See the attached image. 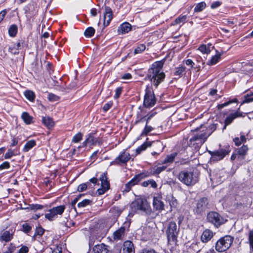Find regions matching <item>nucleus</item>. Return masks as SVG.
Wrapping results in <instances>:
<instances>
[{
	"instance_id": "obj_25",
	"label": "nucleus",
	"mask_w": 253,
	"mask_h": 253,
	"mask_svg": "<svg viewBox=\"0 0 253 253\" xmlns=\"http://www.w3.org/2000/svg\"><path fill=\"white\" fill-rule=\"evenodd\" d=\"M106 175V172L102 173L99 177V180L101 181V185L102 187H105V189H109L110 184Z\"/></svg>"
},
{
	"instance_id": "obj_48",
	"label": "nucleus",
	"mask_w": 253,
	"mask_h": 253,
	"mask_svg": "<svg viewBox=\"0 0 253 253\" xmlns=\"http://www.w3.org/2000/svg\"><path fill=\"white\" fill-rule=\"evenodd\" d=\"M252 101H253V92L245 96V100L243 103H249Z\"/></svg>"
},
{
	"instance_id": "obj_31",
	"label": "nucleus",
	"mask_w": 253,
	"mask_h": 253,
	"mask_svg": "<svg viewBox=\"0 0 253 253\" xmlns=\"http://www.w3.org/2000/svg\"><path fill=\"white\" fill-rule=\"evenodd\" d=\"M8 34L11 37H15L18 32V27L15 24H12L10 26L8 29Z\"/></svg>"
},
{
	"instance_id": "obj_59",
	"label": "nucleus",
	"mask_w": 253,
	"mask_h": 253,
	"mask_svg": "<svg viewBox=\"0 0 253 253\" xmlns=\"http://www.w3.org/2000/svg\"><path fill=\"white\" fill-rule=\"evenodd\" d=\"M112 102H109L104 104V106L103 107V110L104 111L106 112L112 106Z\"/></svg>"
},
{
	"instance_id": "obj_49",
	"label": "nucleus",
	"mask_w": 253,
	"mask_h": 253,
	"mask_svg": "<svg viewBox=\"0 0 253 253\" xmlns=\"http://www.w3.org/2000/svg\"><path fill=\"white\" fill-rule=\"evenodd\" d=\"M47 98H48V99L50 101H52V102L56 101L58 100L59 99V97L58 96H57L53 93H49L48 94Z\"/></svg>"
},
{
	"instance_id": "obj_64",
	"label": "nucleus",
	"mask_w": 253,
	"mask_h": 253,
	"mask_svg": "<svg viewBox=\"0 0 253 253\" xmlns=\"http://www.w3.org/2000/svg\"><path fill=\"white\" fill-rule=\"evenodd\" d=\"M31 206V209L33 210H37L42 209L43 208V206L42 205L36 204V205H32Z\"/></svg>"
},
{
	"instance_id": "obj_3",
	"label": "nucleus",
	"mask_w": 253,
	"mask_h": 253,
	"mask_svg": "<svg viewBox=\"0 0 253 253\" xmlns=\"http://www.w3.org/2000/svg\"><path fill=\"white\" fill-rule=\"evenodd\" d=\"M164 63L165 60H162L156 61L152 65L148 70V79H164L165 78V74L163 71Z\"/></svg>"
},
{
	"instance_id": "obj_14",
	"label": "nucleus",
	"mask_w": 253,
	"mask_h": 253,
	"mask_svg": "<svg viewBox=\"0 0 253 253\" xmlns=\"http://www.w3.org/2000/svg\"><path fill=\"white\" fill-rule=\"evenodd\" d=\"M113 11L111 8L109 6H105V12L104 13V27L108 26L113 18Z\"/></svg>"
},
{
	"instance_id": "obj_5",
	"label": "nucleus",
	"mask_w": 253,
	"mask_h": 253,
	"mask_svg": "<svg viewBox=\"0 0 253 253\" xmlns=\"http://www.w3.org/2000/svg\"><path fill=\"white\" fill-rule=\"evenodd\" d=\"M234 239V237L230 235H225L220 238L215 244L216 251L219 253L227 251L231 246Z\"/></svg>"
},
{
	"instance_id": "obj_47",
	"label": "nucleus",
	"mask_w": 253,
	"mask_h": 253,
	"mask_svg": "<svg viewBox=\"0 0 253 253\" xmlns=\"http://www.w3.org/2000/svg\"><path fill=\"white\" fill-rule=\"evenodd\" d=\"M83 134L81 132L78 133L72 138V142L78 143L82 139Z\"/></svg>"
},
{
	"instance_id": "obj_44",
	"label": "nucleus",
	"mask_w": 253,
	"mask_h": 253,
	"mask_svg": "<svg viewBox=\"0 0 253 253\" xmlns=\"http://www.w3.org/2000/svg\"><path fill=\"white\" fill-rule=\"evenodd\" d=\"M185 71V67L184 66H181L175 69L174 75L175 76H180Z\"/></svg>"
},
{
	"instance_id": "obj_20",
	"label": "nucleus",
	"mask_w": 253,
	"mask_h": 253,
	"mask_svg": "<svg viewBox=\"0 0 253 253\" xmlns=\"http://www.w3.org/2000/svg\"><path fill=\"white\" fill-rule=\"evenodd\" d=\"M122 251L123 253H135L133 243L130 241H125L123 245Z\"/></svg>"
},
{
	"instance_id": "obj_9",
	"label": "nucleus",
	"mask_w": 253,
	"mask_h": 253,
	"mask_svg": "<svg viewBox=\"0 0 253 253\" xmlns=\"http://www.w3.org/2000/svg\"><path fill=\"white\" fill-rule=\"evenodd\" d=\"M148 175L147 173L142 172L136 175L132 179L125 184L124 191L126 192L129 191L133 186L137 184L141 179L147 177Z\"/></svg>"
},
{
	"instance_id": "obj_45",
	"label": "nucleus",
	"mask_w": 253,
	"mask_h": 253,
	"mask_svg": "<svg viewBox=\"0 0 253 253\" xmlns=\"http://www.w3.org/2000/svg\"><path fill=\"white\" fill-rule=\"evenodd\" d=\"M91 201L89 199H84L83 200L82 202H79L78 204V207L79 208H83L85 207L87 205H89L91 204Z\"/></svg>"
},
{
	"instance_id": "obj_2",
	"label": "nucleus",
	"mask_w": 253,
	"mask_h": 253,
	"mask_svg": "<svg viewBox=\"0 0 253 253\" xmlns=\"http://www.w3.org/2000/svg\"><path fill=\"white\" fill-rule=\"evenodd\" d=\"M178 179L187 186L195 184L199 180V174L195 170H183L179 172Z\"/></svg>"
},
{
	"instance_id": "obj_24",
	"label": "nucleus",
	"mask_w": 253,
	"mask_h": 253,
	"mask_svg": "<svg viewBox=\"0 0 253 253\" xmlns=\"http://www.w3.org/2000/svg\"><path fill=\"white\" fill-rule=\"evenodd\" d=\"M166 200V201L169 203L171 211H172V209H175L177 208L178 205L177 200L172 195L169 194L167 195Z\"/></svg>"
},
{
	"instance_id": "obj_46",
	"label": "nucleus",
	"mask_w": 253,
	"mask_h": 253,
	"mask_svg": "<svg viewBox=\"0 0 253 253\" xmlns=\"http://www.w3.org/2000/svg\"><path fill=\"white\" fill-rule=\"evenodd\" d=\"M198 50H199L203 53L208 54L210 52L209 46L207 47L205 44H202L198 48Z\"/></svg>"
},
{
	"instance_id": "obj_52",
	"label": "nucleus",
	"mask_w": 253,
	"mask_h": 253,
	"mask_svg": "<svg viewBox=\"0 0 253 253\" xmlns=\"http://www.w3.org/2000/svg\"><path fill=\"white\" fill-rule=\"evenodd\" d=\"M23 231L25 233H28L32 229V227L27 223H25L22 225Z\"/></svg>"
},
{
	"instance_id": "obj_38",
	"label": "nucleus",
	"mask_w": 253,
	"mask_h": 253,
	"mask_svg": "<svg viewBox=\"0 0 253 253\" xmlns=\"http://www.w3.org/2000/svg\"><path fill=\"white\" fill-rule=\"evenodd\" d=\"M146 49V46L144 44H140L138 45L134 49V54L141 53Z\"/></svg>"
},
{
	"instance_id": "obj_56",
	"label": "nucleus",
	"mask_w": 253,
	"mask_h": 253,
	"mask_svg": "<svg viewBox=\"0 0 253 253\" xmlns=\"http://www.w3.org/2000/svg\"><path fill=\"white\" fill-rule=\"evenodd\" d=\"M138 253H157V252L152 249H144L140 251Z\"/></svg>"
},
{
	"instance_id": "obj_37",
	"label": "nucleus",
	"mask_w": 253,
	"mask_h": 253,
	"mask_svg": "<svg viewBox=\"0 0 253 253\" xmlns=\"http://www.w3.org/2000/svg\"><path fill=\"white\" fill-rule=\"evenodd\" d=\"M176 154H171L166 158L162 162L163 164H168L171 163L174 160Z\"/></svg>"
},
{
	"instance_id": "obj_8",
	"label": "nucleus",
	"mask_w": 253,
	"mask_h": 253,
	"mask_svg": "<svg viewBox=\"0 0 253 253\" xmlns=\"http://www.w3.org/2000/svg\"><path fill=\"white\" fill-rule=\"evenodd\" d=\"M65 206L60 205L56 207H53L48 211V212L45 214L46 218L50 221L53 220L56 218L58 215H61L63 213L65 209Z\"/></svg>"
},
{
	"instance_id": "obj_57",
	"label": "nucleus",
	"mask_w": 253,
	"mask_h": 253,
	"mask_svg": "<svg viewBox=\"0 0 253 253\" xmlns=\"http://www.w3.org/2000/svg\"><path fill=\"white\" fill-rule=\"evenodd\" d=\"M196 61L198 64L196 65V68H197V69H198V70H199V69L201 67V65H200V63H201V64L202 65H203L204 62H203L202 59L200 56H198L196 57Z\"/></svg>"
},
{
	"instance_id": "obj_42",
	"label": "nucleus",
	"mask_w": 253,
	"mask_h": 253,
	"mask_svg": "<svg viewBox=\"0 0 253 253\" xmlns=\"http://www.w3.org/2000/svg\"><path fill=\"white\" fill-rule=\"evenodd\" d=\"M153 129V128L150 126H148L147 122H146L145 126L142 132L141 135H147L149 132L152 131Z\"/></svg>"
},
{
	"instance_id": "obj_34",
	"label": "nucleus",
	"mask_w": 253,
	"mask_h": 253,
	"mask_svg": "<svg viewBox=\"0 0 253 253\" xmlns=\"http://www.w3.org/2000/svg\"><path fill=\"white\" fill-rule=\"evenodd\" d=\"M207 6L206 3L202 1L197 4L194 8L195 12H200L202 11Z\"/></svg>"
},
{
	"instance_id": "obj_51",
	"label": "nucleus",
	"mask_w": 253,
	"mask_h": 253,
	"mask_svg": "<svg viewBox=\"0 0 253 253\" xmlns=\"http://www.w3.org/2000/svg\"><path fill=\"white\" fill-rule=\"evenodd\" d=\"M10 168V164L8 162H4L0 165V170L4 169H8Z\"/></svg>"
},
{
	"instance_id": "obj_50",
	"label": "nucleus",
	"mask_w": 253,
	"mask_h": 253,
	"mask_svg": "<svg viewBox=\"0 0 253 253\" xmlns=\"http://www.w3.org/2000/svg\"><path fill=\"white\" fill-rule=\"evenodd\" d=\"M14 155V151L11 149H9L4 155V158L5 159H10L12 156Z\"/></svg>"
},
{
	"instance_id": "obj_6",
	"label": "nucleus",
	"mask_w": 253,
	"mask_h": 253,
	"mask_svg": "<svg viewBox=\"0 0 253 253\" xmlns=\"http://www.w3.org/2000/svg\"><path fill=\"white\" fill-rule=\"evenodd\" d=\"M179 228L175 222H170L167 228L166 234L169 244H175L177 241Z\"/></svg>"
},
{
	"instance_id": "obj_18",
	"label": "nucleus",
	"mask_w": 253,
	"mask_h": 253,
	"mask_svg": "<svg viewBox=\"0 0 253 253\" xmlns=\"http://www.w3.org/2000/svg\"><path fill=\"white\" fill-rule=\"evenodd\" d=\"M132 29V26L128 22H124L118 27V32L119 34H125L128 33Z\"/></svg>"
},
{
	"instance_id": "obj_26",
	"label": "nucleus",
	"mask_w": 253,
	"mask_h": 253,
	"mask_svg": "<svg viewBox=\"0 0 253 253\" xmlns=\"http://www.w3.org/2000/svg\"><path fill=\"white\" fill-rule=\"evenodd\" d=\"M241 65L243 71L250 72L253 69V60L243 62L241 63Z\"/></svg>"
},
{
	"instance_id": "obj_43",
	"label": "nucleus",
	"mask_w": 253,
	"mask_h": 253,
	"mask_svg": "<svg viewBox=\"0 0 253 253\" xmlns=\"http://www.w3.org/2000/svg\"><path fill=\"white\" fill-rule=\"evenodd\" d=\"M221 54L220 53H216V55L214 56H213L211 59L209 64L210 65H214L216 64L220 58Z\"/></svg>"
},
{
	"instance_id": "obj_1",
	"label": "nucleus",
	"mask_w": 253,
	"mask_h": 253,
	"mask_svg": "<svg viewBox=\"0 0 253 253\" xmlns=\"http://www.w3.org/2000/svg\"><path fill=\"white\" fill-rule=\"evenodd\" d=\"M209 127L211 131L209 133H207L205 131L206 130V127L203 126L202 125L200 126V127L196 128L195 129V131H199V132L190 139L189 141L190 144H191L193 142L195 141L197 142L196 143L197 144H203L211 133L216 129V125L212 124Z\"/></svg>"
},
{
	"instance_id": "obj_12",
	"label": "nucleus",
	"mask_w": 253,
	"mask_h": 253,
	"mask_svg": "<svg viewBox=\"0 0 253 253\" xmlns=\"http://www.w3.org/2000/svg\"><path fill=\"white\" fill-rule=\"evenodd\" d=\"M153 205L154 209L157 211H161L164 210L165 205L161 195H157L153 197Z\"/></svg>"
},
{
	"instance_id": "obj_39",
	"label": "nucleus",
	"mask_w": 253,
	"mask_h": 253,
	"mask_svg": "<svg viewBox=\"0 0 253 253\" xmlns=\"http://www.w3.org/2000/svg\"><path fill=\"white\" fill-rule=\"evenodd\" d=\"M248 240L250 244V250L253 251V229L250 230L249 231Z\"/></svg>"
},
{
	"instance_id": "obj_17",
	"label": "nucleus",
	"mask_w": 253,
	"mask_h": 253,
	"mask_svg": "<svg viewBox=\"0 0 253 253\" xmlns=\"http://www.w3.org/2000/svg\"><path fill=\"white\" fill-rule=\"evenodd\" d=\"M242 116V112L239 111H237L234 113L230 114L225 120V126L223 127V129H225L227 126L230 125L235 119L238 117H241Z\"/></svg>"
},
{
	"instance_id": "obj_13",
	"label": "nucleus",
	"mask_w": 253,
	"mask_h": 253,
	"mask_svg": "<svg viewBox=\"0 0 253 253\" xmlns=\"http://www.w3.org/2000/svg\"><path fill=\"white\" fill-rule=\"evenodd\" d=\"M14 232L12 229L0 231V242H8L13 238Z\"/></svg>"
},
{
	"instance_id": "obj_40",
	"label": "nucleus",
	"mask_w": 253,
	"mask_h": 253,
	"mask_svg": "<svg viewBox=\"0 0 253 253\" xmlns=\"http://www.w3.org/2000/svg\"><path fill=\"white\" fill-rule=\"evenodd\" d=\"M25 97L30 101H33L34 100L35 95L34 93L30 90H27L24 93Z\"/></svg>"
},
{
	"instance_id": "obj_33",
	"label": "nucleus",
	"mask_w": 253,
	"mask_h": 253,
	"mask_svg": "<svg viewBox=\"0 0 253 253\" xmlns=\"http://www.w3.org/2000/svg\"><path fill=\"white\" fill-rule=\"evenodd\" d=\"M42 122L48 127H51L54 125L52 119L49 117H42Z\"/></svg>"
},
{
	"instance_id": "obj_29",
	"label": "nucleus",
	"mask_w": 253,
	"mask_h": 253,
	"mask_svg": "<svg viewBox=\"0 0 253 253\" xmlns=\"http://www.w3.org/2000/svg\"><path fill=\"white\" fill-rule=\"evenodd\" d=\"M36 145V142L34 140H30L28 141L25 144L23 149V151L25 152H28L30 150H31L32 148L35 146Z\"/></svg>"
},
{
	"instance_id": "obj_11",
	"label": "nucleus",
	"mask_w": 253,
	"mask_h": 253,
	"mask_svg": "<svg viewBox=\"0 0 253 253\" xmlns=\"http://www.w3.org/2000/svg\"><path fill=\"white\" fill-rule=\"evenodd\" d=\"M230 151L229 147L226 146L217 151L213 152L209 151V153L211 155L212 159L216 160H221L223 159L225 156L228 155Z\"/></svg>"
},
{
	"instance_id": "obj_27",
	"label": "nucleus",
	"mask_w": 253,
	"mask_h": 253,
	"mask_svg": "<svg viewBox=\"0 0 253 253\" xmlns=\"http://www.w3.org/2000/svg\"><path fill=\"white\" fill-rule=\"evenodd\" d=\"M125 228L122 227L114 233V239L116 240H121L124 237Z\"/></svg>"
},
{
	"instance_id": "obj_30",
	"label": "nucleus",
	"mask_w": 253,
	"mask_h": 253,
	"mask_svg": "<svg viewBox=\"0 0 253 253\" xmlns=\"http://www.w3.org/2000/svg\"><path fill=\"white\" fill-rule=\"evenodd\" d=\"M21 118L27 125H29L33 123V117L27 112H23L22 114Z\"/></svg>"
},
{
	"instance_id": "obj_53",
	"label": "nucleus",
	"mask_w": 253,
	"mask_h": 253,
	"mask_svg": "<svg viewBox=\"0 0 253 253\" xmlns=\"http://www.w3.org/2000/svg\"><path fill=\"white\" fill-rule=\"evenodd\" d=\"M44 230L41 227L37 228L35 233V236L39 235L41 236L42 235V234L44 233Z\"/></svg>"
},
{
	"instance_id": "obj_19",
	"label": "nucleus",
	"mask_w": 253,
	"mask_h": 253,
	"mask_svg": "<svg viewBox=\"0 0 253 253\" xmlns=\"http://www.w3.org/2000/svg\"><path fill=\"white\" fill-rule=\"evenodd\" d=\"M168 166V165H167L166 166H162L157 168L154 167L151 169L150 170V171H145L142 172V173H147L148 175L147 176V177H149L152 175L158 174L160 173L162 171L165 170L167 168Z\"/></svg>"
},
{
	"instance_id": "obj_10",
	"label": "nucleus",
	"mask_w": 253,
	"mask_h": 253,
	"mask_svg": "<svg viewBox=\"0 0 253 253\" xmlns=\"http://www.w3.org/2000/svg\"><path fill=\"white\" fill-rule=\"evenodd\" d=\"M156 102V100L153 92H151V90L147 88L143 102L144 106L147 108H150L154 106Z\"/></svg>"
},
{
	"instance_id": "obj_61",
	"label": "nucleus",
	"mask_w": 253,
	"mask_h": 253,
	"mask_svg": "<svg viewBox=\"0 0 253 253\" xmlns=\"http://www.w3.org/2000/svg\"><path fill=\"white\" fill-rule=\"evenodd\" d=\"M185 64L186 65L190 66V68H193L194 66L195 65V63L190 59H187L185 60Z\"/></svg>"
},
{
	"instance_id": "obj_55",
	"label": "nucleus",
	"mask_w": 253,
	"mask_h": 253,
	"mask_svg": "<svg viewBox=\"0 0 253 253\" xmlns=\"http://www.w3.org/2000/svg\"><path fill=\"white\" fill-rule=\"evenodd\" d=\"M222 4V2L220 1H216L212 2L211 4V9H215L218 7L220 6Z\"/></svg>"
},
{
	"instance_id": "obj_62",
	"label": "nucleus",
	"mask_w": 253,
	"mask_h": 253,
	"mask_svg": "<svg viewBox=\"0 0 253 253\" xmlns=\"http://www.w3.org/2000/svg\"><path fill=\"white\" fill-rule=\"evenodd\" d=\"M29 252V249L26 246H22L19 250L18 253H27Z\"/></svg>"
},
{
	"instance_id": "obj_15",
	"label": "nucleus",
	"mask_w": 253,
	"mask_h": 253,
	"mask_svg": "<svg viewBox=\"0 0 253 253\" xmlns=\"http://www.w3.org/2000/svg\"><path fill=\"white\" fill-rule=\"evenodd\" d=\"M130 159V154L126 151H124L115 159L113 163L117 165L120 163H126Z\"/></svg>"
},
{
	"instance_id": "obj_4",
	"label": "nucleus",
	"mask_w": 253,
	"mask_h": 253,
	"mask_svg": "<svg viewBox=\"0 0 253 253\" xmlns=\"http://www.w3.org/2000/svg\"><path fill=\"white\" fill-rule=\"evenodd\" d=\"M132 211L136 212L138 211L148 214L151 212L150 206L145 199L138 198L133 201L130 206Z\"/></svg>"
},
{
	"instance_id": "obj_23",
	"label": "nucleus",
	"mask_w": 253,
	"mask_h": 253,
	"mask_svg": "<svg viewBox=\"0 0 253 253\" xmlns=\"http://www.w3.org/2000/svg\"><path fill=\"white\" fill-rule=\"evenodd\" d=\"M248 150L249 148L247 145H244L241 147L237 149L235 151L237 153L239 158H240L241 160H243L247 155Z\"/></svg>"
},
{
	"instance_id": "obj_22",
	"label": "nucleus",
	"mask_w": 253,
	"mask_h": 253,
	"mask_svg": "<svg viewBox=\"0 0 253 253\" xmlns=\"http://www.w3.org/2000/svg\"><path fill=\"white\" fill-rule=\"evenodd\" d=\"M93 253H109L107 246L102 244L95 245L93 248Z\"/></svg>"
},
{
	"instance_id": "obj_28",
	"label": "nucleus",
	"mask_w": 253,
	"mask_h": 253,
	"mask_svg": "<svg viewBox=\"0 0 253 253\" xmlns=\"http://www.w3.org/2000/svg\"><path fill=\"white\" fill-rule=\"evenodd\" d=\"M97 142V139L94 137V136L92 134H89L87 136V137L86 138V140L84 141V144L85 146H91L95 145Z\"/></svg>"
},
{
	"instance_id": "obj_35",
	"label": "nucleus",
	"mask_w": 253,
	"mask_h": 253,
	"mask_svg": "<svg viewBox=\"0 0 253 253\" xmlns=\"http://www.w3.org/2000/svg\"><path fill=\"white\" fill-rule=\"evenodd\" d=\"M152 145V143L151 142H146L141 145L140 146L138 147L136 150V152L137 154H140L142 151H144L147 148L150 147Z\"/></svg>"
},
{
	"instance_id": "obj_7",
	"label": "nucleus",
	"mask_w": 253,
	"mask_h": 253,
	"mask_svg": "<svg viewBox=\"0 0 253 253\" xmlns=\"http://www.w3.org/2000/svg\"><path fill=\"white\" fill-rule=\"evenodd\" d=\"M208 221L214 225V226L218 227L223 224L227 221L218 213L215 211L210 212L207 215Z\"/></svg>"
},
{
	"instance_id": "obj_54",
	"label": "nucleus",
	"mask_w": 253,
	"mask_h": 253,
	"mask_svg": "<svg viewBox=\"0 0 253 253\" xmlns=\"http://www.w3.org/2000/svg\"><path fill=\"white\" fill-rule=\"evenodd\" d=\"M87 187V185L86 183H83L79 185L78 187V191L79 192H82L86 190Z\"/></svg>"
},
{
	"instance_id": "obj_16",
	"label": "nucleus",
	"mask_w": 253,
	"mask_h": 253,
	"mask_svg": "<svg viewBox=\"0 0 253 253\" xmlns=\"http://www.w3.org/2000/svg\"><path fill=\"white\" fill-rule=\"evenodd\" d=\"M208 204V199L206 198L200 199L197 203L196 212L200 213L205 211Z\"/></svg>"
},
{
	"instance_id": "obj_41",
	"label": "nucleus",
	"mask_w": 253,
	"mask_h": 253,
	"mask_svg": "<svg viewBox=\"0 0 253 253\" xmlns=\"http://www.w3.org/2000/svg\"><path fill=\"white\" fill-rule=\"evenodd\" d=\"M186 15H180L175 19L174 23L172 24V25H174L182 22H184L186 21Z\"/></svg>"
},
{
	"instance_id": "obj_32",
	"label": "nucleus",
	"mask_w": 253,
	"mask_h": 253,
	"mask_svg": "<svg viewBox=\"0 0 253 253\" xmlns=\"http://www.w3.org/2000/svg\"><path fill=\"white\" fill-rule=\"evenodd\" d=\"M156 114V112L154 111H151V112L149 113L147 116L143 117L142 118H141L140 119L137 120L136 121V123L141 122L143 121V120L145 119L146 122H147V124H148L149 121Z\"/></svg>"
},
{
	"instance_id": "obj_21",
	"label": "nucleus",
	"mask_w": 253,
	"mask_h": 253,
	"mask_svg": "<svg viewBox=\"0 0 253 253\" xmlns=\"http://www.w3.org/2000/svg\"><path fill=\"white\" fill-rule=\"evenodd\" d=\"M213 233L210 229L205 230L201 235V241L203 243L209 242L213 237Z\"/></svg>"
},
{
	"instance_id": "obj_63",
	"label": "nucleus",
	"mask_w": 253,
	"mask_h": 253,
	"mask_svg": "<svg viewBox=\"0 0 253 253\" xmlns=\"http://www.w3.org/2000/svg\"><path fill=\"white\" fill-rule=\"evenodd\" d=\"M15 247L13 246L12 244H10V246L8 247L7 250L3 253H13V252L15 250Z\"/></svg>"
},
{
	"instance_id": "obj_60",
	"label": "nucleus",
	"mask_w": 253,
	"mask_h": 253,
	"mask_svg": "<svg viewBox=\"0 0 253 253\" xmlns=\"http://www.w3.org/2000/svg\"><path fill=\"white\" fill-rule=\"evenodd\" d=\"M122 91V88L121 87H118L115 91V94L114 95V98L117 99L119 97L120 94H121Z\"/></svg>"
},
{
	"instance_id": "obj_58",
	"label": "nucleus",
	"mask_w": 253,
	"mask_h": 253,
	"mask_svg": "<svg viewBox=\"0 0 253 253\" xmlns=\"http://www.w3.org/2000/svg\"><path fill=\"white\" fill-rule=\"evenodd\" d=\"M8 51L13 54H17L19 52L17 50V48H16V46L14 45L13 47H9L8 48Z\"/></svg>"
},
{
	"instance_id": "obj_36",
	"label": "nucleus",
	"mask_w": 253,
	"mask_h": 253,
	"mask_svg": "<svg viewBox=\"0 0 253 253\" xmlns=\"http://www.w3.org/2000/svg\"><path fill=\"white\" fill-rule=\"evenodd\" d=\"M94 33L95 29L92 27H89L85 30L84 35L86 37L90 38L94 35Z\"/></svg>"
}]
</instances>
